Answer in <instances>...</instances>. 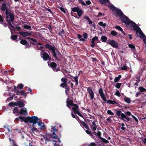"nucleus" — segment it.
<instances>
[{"label":"nucleus","mask_w":146,"mask_h":146,"mask_svg":"<svg viewBox=\"0 0 146 146\" xmlns=\"http://www.w3.org/2000/svg\"><path fill=\"white\" fill-rule=\"evenodd\" d=\"M57 137V136H56L55 135H53L52 133H47V137L49 138V141L50 142H56V138Z\"/></svg>","instance_id":"obj_12"},{"label":"nucleus","mask_w":146,"mask_h":146,"mask_svg":"<svg viewBox=\"0 0 146 146\" xmlns=\"http://www.w3.org/2000/svg\"><path fill=\"white\" fill-rule=\"evenodd\" d=\"M19 34L23 37H25L28 36H30L31 35V33L30 32H25L24 31L20 32Z\"/></svg>","instance_id":"obj_22"},{"label":"nucleus","mask_w":146,"mask_h":146,"mask_svg":"<svg viewBox=\"0 0 146 146\" xmlns=\"http://www.w3.org/2000/svg\"><path fill=\"white\" fill-rule=\"evenodd\" d=\"M20 43L23 45H25L26 44L28 43L27 41L25 40H21L20 42Z\"/></svg>","instance_id":"obj_39"},{"label":"nucleus","mask_w":146,"mask_h":146,"mask_svg":"<svg viewBox=\"0 0 146 146\" xmlns=\"http://www.w3.org/2000/svg\"><path fill=\"white\" fill-rule=\"evenodd\" d=\"M107 113L108 114L110 115H113L114 114L113 113L111 110H108Z\"/></svg>","instance_id":"obj_58"},{"label":"nucleus","mask_w":146,"mask_h":146,"mask_svg":"<svg viewBox=\"0 0 146 146\" xmlns=\"http://www.w3.org/2000/svg\"><path fill=\"white\" fill-rule=\"evenodd\" d=\"M26 39H27L28 40H29V41L31 40L34 42H37L36 39L31 37H27L26 38Z\"/></svg>","instance_id":"obj_33"},{"label":"nucleus","mask_w":146,"mask_h":146,"mask_svg":"<svg viewBox=\"0 0 146 146\" xmlns=\"http://www.w3.org/2000/svg\"><path fill=\"white\" fill-rule=\"evenodd\" d=\"M87 90L89 94L90 100H93L94 98V94L92 89L90 87H88Z\"/></svg>","instance_id":"obj_14"},{"label":"nucleus","mask_w":146,"mask_h":146,"mask_svg":"<svg viewBox=\"0 0 146 146\" xmlns=\"http://www.w3.org/2000/svg\"><path fill=\"white\" fill-rule=\"evenodd\" d=\"M17 36V35H11V39L13 40L14 41H15V40H16Z\"/></svg>","instance_id":"obj_45"},{"label":"nucleus","mask_w":146,"mask_h":146,"mask_svg":"<svg viewBox=\"0 0 146 146\" xmlns=\"http://www.w3.org/2000/svg\"><path fill=\"white\" fill-rule=\"evenodd\" d=\"M38 117L37 116H29V123H32L33 126H35V125L38 122Z\"/></svg>","instance_id":"obj_8"},{"label":"nucleus","mask_w":146,"mask_h":146,"mask_svg":"<svg viewBox=\"0 0 146 146\" xmlns=\"http://www.w3.org/2000/svg\"><path fill=\"white\" fill-rule=\"evenodd\" d=\"M80 122L81 123V125L83 126L86 129H88V125L85 123L83 121L80 120Z\"/></svg>","instance_id":"obj_26"},{"label":"nucleus","mask_w":146,"mask_h":146,"mask_svg":"<svg viewBox=\"0 0 146 146\" xmlns=\"http://www.w3.org/2000/svg\"><path fill=\"white\" fill-rule=\"evenodd\" d=\"M40 53L41 57L42 58L44 61H46L51 59L50 56L47 52L44 50H42Z\"/></svg>","instance_id":"obj_7"},{"label":"nucleus","mask_w":146,"mask_h":146,"mask_svg":"<svg viewBox=\"0 0 146 146\" xmlns=\"http://www.w3.org/2000/svg\"><path fill=\"white\" fill-rule=\"evenodd\" d=\"M90 127L92 131V132L93 133V134L94 135V136H95V137L96 136L97 137L98 136V133H101L100 131H98V128L97 129L98 131L97 132V133L95 131L96 130L97 128V126H93V125H90Z\"/></svg>","instance_id":"obj_10"},{"label":"nucleus","mask_w":146,"mask_h":146,"mask_svg":"<svg viewBox=\"0 0 146 146\" xmlns=\"http://www.w3.org/2000/svg\"><path fill=\"white\" fill-rule=\"evenodd\" d=\"M71 15L76 18L79 19L82 14L83 11L78 7H74L71 9Z\"/></svg>","instance_id":"obj_4"},{"label":"nucleus","mask_w":146,"mask_h":146,"mask_svg":"<svg viewBox=\"0 0 146 146\" xmlns=\"http://www.w3.org/2000/svg\"><path fill=\"white\" fill-rule=\"evenodd\" d=\"M72 100L69 99L68 98H67L66 101V106L68 108H70L69 106H72L74 104Z\"/></svg>","instance_id":"obj_21"},{"label":"nucleus","mask_w":146,"mask_h":146,"mask_svg":"<svg viewBox=\"0 0 146 146\" xmlns=\"http://www.w3.org/2000/svg\"><path fill=\"white\" fill-rule=\"evenodd\" d=\"M82 36H83L84 38L85 39H87L88 38V35L87 33H84L83 34Z\"/></svg>","instance_id":"obj_56"},{"label":"nucleus","mask_w":146,"mask_h":146,"mask_svg":"<svg viewBox=\"0 0 146 146\" xmlns=\"http://www.w3.org/2000/svg\"><path fill=\"white\" fill-rule=\"evenodd\" d=\"M120 116H121L122 118L125 119L127 120H128V117H126L125 115L123 113H121Z\"/></svg>","instance_id":"obj_48"},{"label":"nucleus","mask_w":146,"mask_h":146,"mask_svg":"<svg viewBox=\"0 0 146 146\" xmlns=\"http://www.w3.org/2000/svg\"><path fill=\"white\" fill-rule=\"evenodd\" d=\"M23 27L25 29L29 30V31H31L32 30L31 26L27 25H25Z\"/></svg>","instance_id":"obj_40"},{"label":"nucleus","mask_w":146,"mask_h":146,"mask_svg":"<svg viewBox=\"0 0 146 146\" xmlns=\"http://www.w3.org/2000/svg\"><path fill=\"white\" fill-rule=\"evenodd\" d=\"M137 80H135L137 81V83H139V82L140 81V76H137L136 77Z\"/></svg>","instance_id":"obj_61"},{"label":"nucleus","mask_w":146,"mask_h":146,"mask_svg":"<svg viewBox=\"0 0 146 146\" xmlns=\"http://www.w3.org/2000/svg\"><path fill=\"white\" fill-rule=\"evenodd\" d=\"M48 66L52 69L53 71L55 72H56L59 70V68H56V67L57 64L54 62H52L50 64L49 63V62H48Z\"/></svg>","instance_id":"obj_9"},{"label":"nucleus","mask_w":146,"mask_h":146,"mask_svg":"<svg viewBox=\"0 0 146 146\" xmlns=\"http://www.w3.org/2000/svg\"><path fill=\"white\" fill-rule=\"evenodd\" d=\"M14 90L15 92L16 93V94L17 95H20V92L18 90V89L17 88V87L16 86H14Z\"/></svg>","instance_id":"obj_35"},{"label":"nucleus","mask_w":146,"mask_h":146,"mask_svg":"<svg viewBox=\"0 0 146 146\" xmlns=\"http://www.w3.org/2000/svg\"><path fill=\"white\" fill-rule=\"evenodd\" d=\"M115 12L116 14H114V15L117 17H120L123 15V14L122 11L118 8H116Z\"/></svg>","instance_id":"obj_16"},{"label":"nucleus","mask_w":146,"mask_h":146,"mask_svg":"<svg viewBox=\"0 0 146 146\" xmlns=\"http://www.w3.org/2000/svg\"><path fill=\"white\" fill-rule=\"evenodd\" d=\"M12 110L13 111V113H17L19 112L18 108L17 107L14 108Z\"/></svg>","instance_id":"obj_46"},{"label":"nucleus","mask_w":146,"mask_h":146,"mask_svg":"<svg viewBox=\"0 0 146 146\" xmlns=\"http://www.w3.org/2000/svg\"><path fill=\"white\" fill-rule=\"evenodd\" d=\"M14 17H13V20L12 21H11L10 22V23H8V22H7V23L9 25V26H8L9 29H11V28H10V27L12 28H13L14 29H17V30L19 31H20L21 30V28L20 27H14L12 25V23L13 24V22L14 21Z\"/></svg>","instance_id":"obj_15"},{"label":"nucleus","mask_w":146,"mask_h":146,"mask_svg":"<svg viewBox=\"0 0 146 146\" xmlns=\"http://www.w3.org/2000/svg\"><path fill=\"white\" fill-rule=\"evenodd\" d=\"M78 38L79 39V41H85V39L84 38H81L82 37V36L80 34H77Z\"/></svg>","instance_id":"obj_31"},{"label":"nucleus","mask_w":146,"mask_h":146,"mask_svg":"<svg viewBox=\"0 0 146 146\" xmlns=\"http://www.w3.org/2000/svg\"><path fill=\"white\" fill-rule=\"evenodd\" d=\"M101 39L102 42H105L107 40V37L106 36H102L101 37Z\"/></svg>","instance_id":"obj_32"},{"label":"nucleus","mask_w":146,"mask_h":146,"mask_svg":"<svg viewBox=\"0 0 146 146\" xmlns=\"http://www.w3.org/2000/svg\"><path fill=\"white\" fill-rule=\"evenodd\" d=\"M0 23L3 25L4 26L6 27H7L8 25V24L7 23H6L5 22V20L4 18H3V17L0 14Z\"/></svg>","instance_id":"obj_17"},{"label":"nucleus","mask_w":146,"mask_h":146,"mask_svg":"<svg viewBox=\"0 0 146 146\" xmlns=\"http://www.w3.org/2000/svg\"><path fill=\"white\" fill-rule=\"evenodd\" d=\"M107 43L114 48H117L118 46L117 43L113 40H110L109 39L108 40Z\"/></svg>","instance_id":"obj_11"},{"label":"nucleus","mask_w":146,"mask_h":146,"mask_svg":"<svg viewBox=\"0 0 146 146\" xmlns=\"http://www.w3.org/2000/svg\"><path fill=\"white\" fill-rule=\"evenodd\" d=\"M43 137L45 139H46V141H49V138L47 137V133H46L45 135H43Z\"/></svg>","instance_id":"obj_55"},{"label":"nucleus","mask_w":146,"mask_h":146,"mask_svg":"<svg viewBox=\"0 0 146 146\" xmlns=\"http://www.w3.org/2000/svg\"><path fill=\"white\" fill-rule=\"evenodd\" d=\"M135 85L138 86V83L135 80H133L130 82L129 83V86L128 85V87H132Z\"/></svg>","instance_id":"obj_20"},{"label":"nucleus","mask_w":146,"mask_h":146,"mask_svg":"<svg viewBox=\"0 0 146 146\" xmlns=\"http://www.w3.org/2000/svg\"><path fill=\"white\" fill-rule=\"evenodd\" d=\"M121 112L120 110H117L116 112V115L119 117H120Z\"/></svg>","instance_id":"obj_50"},{"label":"nucleus","mask_w":146,"mask_h":146,"mask_svg":"<svg viewBox=\"0 0 146 146\" xmlns=\"http://www.w3.org/2000/svg\"><path fill=\"white\" fill-rule=\"evenodd\" d=\"M24 85L22 84H19L16 87L17 88V89H22L23 88V87Z\"/></svg>","instance_id":"obj_51"},{"label":"nucleus","mask_w":146,"mask_h":146,"mask_svg":"<svg viewBox=\"0 0 146 146\" xmlns=\"http://www.w3.org/2000/svg\"><path fill=\"white\" fill-rule=\"evenodd\" d=\"M139 89L140 91L141 92L146 91V89L142 87H140Z\"/></svg>","instance_id":"obj_52"},{"label":"nucleus","mask_w":146,"mask_h":146,"mask_svg":"<svg viewBox=\"0 0 146 146\" xmlns=\"http://www.w3.org/2000/svg\"><path fill=\"white\" fill-rule=\"evenodd\" d=\"M46 49L52 51V54L55 59L57 61H60V60L58 58V57L61 58L62 54L58 51L56 48L53 44L51 45L48 43L43 45Z\"/></svg>","instance_id":"obj_3"},{"label":"nucleus","mask_w":146,"mask_h":146,"mask_svg":"<svg viewBox=\"0 0 146 146\" xmlns=\"http://www.w3.org/2000/svg\"><path fill=\"white\" fill-rule=\"evenodd\" d=\"M98 92L101 98L105 102L110 104H117L115 101H113L112 100H107L105 96V95L104 93L103 89L102 88H100L99 89Z\"/></svg>","instance_id":"obj_5"},{"label":"nucleus","mask_w":146,"mask_h":146,"mask_svg":"<svg viewBox=\"0 0 146 146\" xmlns=\"http://www.w3.org/2000/svg\"><path fill=\"white\" fill-rule=\"evenodd\" d=\"M95 40H94V39L93 38H92V40L91 41V43L92 44L90 45V46L92 48H94L95 45L96 43L95 42Z\"/></svg>","instance_id":"obj_38"},{"label":"nucleus","mask_w":146,"mask_h":146,"mask_svg":"<svg viewBox=\"0 0 146 146\" xmlns=\"http://www.w3.org/2000/svg\"><path fill=\"white\" fill-rule=\"evenodd\" d=\"M70 89V88L68 86H66V87L65 88V93L67 95H69V93Z\"/></svg>","instance_id":"obj_36"},{"label":"nucleus","mask_w":146,"mask_h":146,"mask_svg":"<svg viewBox=\"0 0 146 146\" xmlns=\"http://www.w3.org/2000/svg\"><path fill=\"white\" fill-rule=\"evenodd\" d=\"M121 21L125 24L126 25H128V17L123 14V15L119 17Z\"/></svg>","instance_id":"obj_13"},{"label":"nucleus","mask_w":146,"mask_h":146,"mask_svg":"<svg viewBox=\"0 0 146 146\" xmlns=\"http://www.w3.org/2000/svg\"><path fill=\"white\" fill-rule=\"evenodd\" d=\"M73 111L74 112V114H77L81 117L84 118L83 115L79 112L78 110H75Z\"/></svg>","instance_id":"obj_28"},{"label":"nucleus","mask_w":146,"mask_h":146,"mask_svg":"<svg viewBox=\"0 0 146 146\" xmlns=\"http://www.w3.org/2000/svg\"><path fill=\"white\" fill-rule=\"evenodd\" d=\"M52 130H53V132L52 133V134L53 135H55L57 137H56V139L58 140V143H60L61 142V141L60 139L62 135L61 134L60 132V131H58V130L56 129L55 126L52 128Z\"/></svg>","instance_id":"obj_6"},{"label":"nucleus","mask_w":146,"mask_h":146,"mask_svg":"<svg viewBox=\"0 0 146 146\" xmlns=\"http://www.w3.org/2000/svg\"><path fill=\"white\" fill-rule=\"evenodd\" d=\"M72 106L73 107L72 108V110L74 111L75 110L79 109V106L76 104H74Z\"/></svg>","instance_id":"obj_27"},{"label":"nucleus","mask_w":146,"mask_h":146,"mask_svg":"<svg viewBox=\"0 0 146 146\" xmlns=\"http://www.w3.org/2000/svg\"><path fill=\"white\" fill-rule=\"evenodd\" d=\"M23 121L26 123H27L28 122L29 123V116L25 118L24 119Z\"/></svg>","instance_id":"obj_43"},{"label":"nucleus","mask_w":146,"mask_h":146,"mask_svg":"<svg viewBox=\"0 0 146 146\" xmlns=\"http://www.w3.org/2000/svg\"><path fill=\"white\" fill-rule=\"evenodd\" d=\"M1 10L3 12H4L5 11V19L6 22L10 23V21L13 20V17H15L14 13L13 12L9 11L5 3H4L2 4Z\"/></svg>","instance_id":"obj_2"},{"label":"nucleus","mask_w":146,"mask_h":146,"mask_svg":"<svg viewBox=\"0 0 146 146\" xmlns=\"http://www.w3.org/2000/svg\"><path fill=\"white\" fill-rule=\"evenodd\" d=\"M128 29L135 31L137 36L140 38H143L145 36L140 28L134 22L131 20L129 18Z\"/></svg>","instance_id":"obj_1"},{"label":"nucleus","mask_w":146,"mask_h":146,"mask_svg":"<svg viewBox=\"0 0 146 146\" xmlns=\"http://www.w3.org/2000/svg\"><path fill=\"white\" fill-rule=\"evenodd\" d=\"M16 105H17L16 102H10L8 104V106L11 107H14L15 106H16Z\"/></svg>","instance_id":"obj_41"},{"label":"nucleus","mask_w":146,"mask_h":146,"mask_svg":"<svg viewBox=\"0 0 146 146\" xmlns=\"http://www.w3.org/2000/svg\"><path fill=\"white\" fill-rule=\"evenodd\" d=\"M115 28L119 30V31H120L122 33H123L124 35H125L124 32L123 31L121 27L119 26H116L115 27Z\"/></svg>","instance_id":"obj_34"},{"label":"nucleus","mask_w":146,"mask_h":146,"mask_svg":"<svg viewBox=\"0 0 146 146\" xmlns=\"http://www.w3.org/2000/svg\"><path fill=\"white\" fill-rule=\"evenodd\" d=\"M110 8L113 11L115 10L117 8L114 7L113 5H112L110 6Z\"/></svg>","instance_id":"obj_59"},{"label":"nucleus","mask_w":146,"mask_h":146,"mask_svg":"<svg viewBox=\"0 0 146 146\" xmlns=\"http://www.w3.org/2000/svg\"><path fill=\"white\" fill-rule=\"evenodd\" d=\"M99 1L102 4L110 2L109 0H99Z\"/></svg>","instance_id":"obj_42"},{"label":"nucleus","mask_w":146,"mask_h":146,"mask_svg":"<svg viewBox=\"0 0 146 146\" xmlns=\"http://www.w3.org/2000/svg\"><path fill=\"white\" fill-rule=\"evenodd\" d=\"M140 139L142 140V141L144 143V144H146V138H143V137H142L140 138Z\"/></svg>","instance_id":"obj_60"},{"label":"nucleus","mask_w":146,"mask_h":146,"mask_svg":"<svg viewBox=\"0 0 146 146\" xmlns=\"http://www.w3.org/2000/svg\"><path fill=\"white\" fill-rule=\"evenodd\" d=\"M122 84L121 83H118L116 84L115 85V87L119 89L120 88V86H121V84Z\"/></svg>","instance_id":"obj_53"},{"label":"nucleus","mask_w":146,"mask_h":146,"mask_svg":"<svg viewBox=\"0 0 146 146\" xmlns=\"http://www.w3.org/2000/svg\"><path fill=\"white\" fill-rule=\"evenodd\" d=\"M27 94L23 90H21L20 92V95H21L22 96H25L27 95Z\"/></svg>","instance_id":"obj_49"},{"label":"nucleus","mask_w":146,"mask_h":146,"mask_svg":"<svg viewBox=\"0 0 146 146\" xmlns=\"http://www.w3.org/2000/svg\"><path fill=\"white\" fill-rule=\"evenodd\" d=\"M60 86L63 87V88H64L65 87H66V86H68L67 85V83H64L62 82L60 84Z\"/></svg>","instance_id":"obj_44"},{"label":"nucleus","mask_w":146,"mask_h":146,"mask_svg":"<svg viewBox=\"0 0 146 146\" xmlns=\"http://www.w3.org/2000/svg\"><path fill=\"white\" fill-rule=\"evenodd\" d=\"M121 75H119L117 77H116L114 79V81L115 82H118L121 78Z\"/></svg>","instance_id":"obj_29"},{"label":"nucleus","mask_w":146,"mask_h":146,"mask_svg":"<svg viewBox=\"0 0 146 146\" xmlns=\"http://www.w3.org/2000/svg\"><path fill=\"white\" fill-rule=\"evenodd\" d=\"M46 10L47 11H49V12L52 15L53 14V12L50 9H48V8H47L46 7L45 8Z\"/></svg>","instance_id":"obj_63"},{"label":"nucleus","mask_w":146,"mask_h":146,"mask_svg":"<svg viewBox=\"0 0 146 146\" xmlns=\"http://www.w3.org/2000/svg\"><path fill=\"white\" fill-rule=\"evenodd\" d=\"M44 47L42 46H40L39 47H37V49L38 50H40V51H42V50H42V49L44 48Z\"/></svg>","instance_id":"obj_62"},{"label":"nucleus","mask_w":146,"mask_h":146,"mask_svg":"<svg viewBox=\"0 0 146 146\" xmlns=\"http://www.w3.org/2000/svg\"><path fill=\"white\" fill-rule=\"evenodd\" d=\"M65 33V31L64 30L62 29L61 31H60L58 33V35L61 36H62V34H64Z\"/></svg>","instance_id":"obj_47"},{"label":"nucleus","mask_w":146,"mask_h":146,"mask_svg":"<svg viewBox=\"0 0 146 146\" xmlns=\"http://www.w3.org/2000/svg\"><path fill=\"white\" fill-rule=\"evenodd\" d=\"M115 95H116L118 96V97H120L121 96V95L120 94V93L118 90H117L115 93Z\"/></svg>","instance_id":"obj_64"},{"label":"nucleus","mask_w":146,"mask_h":146,"mask_svg":"<svg viewBox=\"0 0 146 146\" xmlns=\"http://www.w3.org/2000/svg\"><path fill=\"white\" fill-rule=\"evenodd\" d=\"M38 125L40 127V128L42 129H45L46 127L44 125V123L42 121H39V122L38 121L37 123Z\"/></svg>","instance_id":"obj_24"},{"label":"nucleus","mask_w":146,"mask_h":146,"mask_svg":"<svg viewBox=\"0 0 146 146\" xmlns=\"http://www.w3.org/2000/svg\"><path fill=\"white\" fill-rule=\"evenodd\" d=\"M98 136H97V137L100 139L102 141V142L104 143H109V141L105 139L104 138H103L102 137H101V135H102V133H99L98 134Z\"/></svg>","instance_id":"obj_18"},{"label":"nucleus","mask_w":146,"mask_h":146,"mask_svg":"<svg viewBox=\"0 0 146 146\" xmlns=\"http://www.w3.org/2000/svg\"><path fill=\"white\" fill-rule=\"evenodd\" d=\"M111 34L113 36H115L117 35V32L114 30H113L111 32Z\"/></svg>","instance_id":"obj_54"},{"label":"nucleus","mask_w":146,"mask_h":146,"mask_svg":"<svg viewBox=\"0 0 146 146\" xmlns=\"http://www.w3.org/2000/svg\"><path fill=\"white\" fill-rule=\"evenodd\" d=\"M84 18L85 19H86L87 21H88L90 25H92V22L90 20V18L88 17L85 16L84 17Z\"/></svg>","instance_id":"obj_30"},{"label":"nucleus","mask_w":146,"mask_h":146,"mask_svg":"<svg viewBox=\"0 0 146 146\" xmlns=\"http://www.w3.org/2000/svg\"><path fill=\"white\" fill-rule=\"evenodd\" d=\"M128 47L130 48L132 50L134 51L135 50V47L132 44H128Z\"/></svg>","instance_id":"obj_37"},{"label":"nucleus","mask_w":146,"mask_h":146,"mask_svg":"<svg viewBox=\"0 0 146 146\" xmlns=\"http://www.w3.org/2000/svg\"><path fill=\"white\" fill-rule=\"evenodd\" d=\"M27 113V111L26 110V109L25 108H24V109H21L20 111L19 112V113L21 114L25 115V113Z\"/></svg>","instance_id":"obj_25"},{"label":"nucleus","mask_w":146,"mask_h":146,"mask_svg":"<svg viewBox=\"0 0 146 146\" xmlns=\"http://www.w3.org/2000/svg\"><path fill=\"white\" fill-rule=\"evenodd\" d=\"M88 129L86 130V133L89 135L92 138L94 139H96V138L95 137V136L93 134L92 132H91L90 129L89 128V127L88 129Z\"/></svg>","instance_id":"obj_19"},{"label":"nucleus","mask_w":146,"mask_h":146,"mask_svg":"<svg viewBox=\"0 0 146 146\" xmlns=\"http://www.w3.org/2000/svg\"><path fill=\"white\" fill-rule=\"evenodd\" d=\"M61 81L62 82L67 83V80L65 78H62L61 79Z\"/></svg>","instance_id":"obj_57"},{"label":"nucleus","mask_w":146,"mask_h":146,"mask_svg":"<svg viewBox=\"0 0 146 146\" xmlns=\"http://www.w3.org/2000/svg\"><path fill=\"white\" fill-rule=\"evenodd\" d=\"M16 106H18L19 108L23 107L25 105L24 104L22 100L18 101L16 102Z\"/></svg>","instance_id":"obj_23"}]
</instances>
